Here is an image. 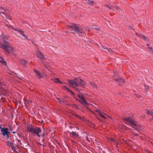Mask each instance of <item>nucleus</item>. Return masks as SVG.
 <instances>
[{"label":"nucleus","instance_id":"nucleus-1","mask_svg":"<svg viewBox=\"0 0 153 153\" xmlns=\"http://www.w3.org/2000/svg\"><path fill=\"white\" fill-rule=\"evenodd\" d=\"M7 39H3V43L7 45L4 44L0 42V47L4 50L5 52H7L9 53H14V48L10 45V44L6 40Z\"/></svg>","mask_w":153,"mask_h":153},{"label":"nucleus","instance_id":"nucleus-2","mask_svg":"<svg viewBox=\"0 0 153 153\" xmlns=\"http://www.w3.org/2000/svg\"><path fill=\"white\" fill-rule=\"evenodd\" d=\"M27 131V132L30 133L32 134L35 135L39 137H40L41 136L39 134L42 131L40 128L36 127L34 128L33 126L32 125L28 126Z\"/></svg>","mask_w":153,"mask_h":153},{"label":"nucleus","instance_id":"nucleus-3","mask_svg":"<svg viewBox=\"0 0 153 153\" xmlns=\"http://www.w3.org/2000/svg\"><path fill=\"white\" fill-rule=\"evenodd\" d=\"M68 82L74 88L79 86V85L83 87L85 86L83 81L80 78L75 79L74 80H69Z\"/></svg>","mask_w":153,"mask_h":153},{"label":"nucleus","instance_id":"nucleus-4","mask_svg":"<svg viewBox=\"0 0 153 153\" xmlns=\"http://www.w3.org/2000/svg\"><path fill=\"white\" fill-rule=\"evenodd\" d=\"M70 29L72 33L74 34L82 33L84 32L83 28L81 27H79L75 25L71 26Z\"/></svg>","mask_w":153,"mask_h":153},{"label":"nucleus","instance_id":"nucleus-5","mask_svg":"<svg viewBox=\"0 0 153 153\" xmlns=\"http://www.w3.org/2000/svg\"><path fill=\"white\" fill-rule=\"evenodd\" d=\"M124 120L128 123H130L131 124L134 126H137L138 125V123L135 121L133 117H128L124 119Z\"/></svg>","mask_w":153,"mask_h":153},{"label":"nucleus","instance_id":"nucleus-6","mask_svg":"<svg viewBox=\"0 0 153 153\" xmlns=\"http://www.w3.org/2000/svg\"><path fill=\"white\" fill-rule=\"evenodd\" d=\"M0 129H1V131L3 136L7 137L8 138L9 137V134L10 133V132L8 131V128H2L1 126L0 125Z\"/></svg>","mask_w":153,"mask_h":153},{"label":"nucleus","instance_id":"nucleus-7","mask_svg":"<svg viewBox=\"0 0 153 153\" xmlns=\"http://www.w3.org/2000/svg\"><path fill=\"white\" fill-rule=\"evenodd\" d=\"M7 145L11 147L12 148V150L16 153H17L18 152H19L20 151L19 150L18 148H16L14 147L13 143L11 142L8 141Z\"/></svg>","mask_w":153,"mask_h":153},{"label":"nucleus","instance_id":"nucleus-8","mask_svg":"<svg viewBox=\"0 0 153 153\" xmlns=\"http://www.w3.org/2000/svg\"><path fill=\"white\" fill-rule=\"evenodd\" d=\"M12 29L13 30H15V31H16L18 32V33L20 34L21 36H23L25 39H27V37L24 34V32L22 30H21L17 29L15 28L12 27Z\"/></svg>","mask_w":153,"mask_h":153},{"label":"nucleus","instance_id":"nucleus-9","mask_svg":"<svg viewBox=\"0 0 153 153\" xmlns=\"http://www.w3.org/2000/svg\"><path fill=\"white\" fill-rule=\"evenodd\" d=\"M78 97L80 99V101L81 103L83 104H86L87 102L85 100L84 97L81 94L78 95Z\"/></svg>","mask_w":153,"mask_h":153},{"label":"nucleus","instance_id":"nucleus-10","mask_svg":"<svg viewBox=\"0 0 153 153\" xmlns=\"http://www.w3.org/2000/svg\"><path fill=\"white\" fill-rule=\"evenodd\" d=\"M6 88L4 83L0 82V91L4 92L6 90Z\"/></svg>","mask_w":153,"mask_h":153},{"label":"nucleus","instance_id":"nucleus-11","mask_svg":"<svg viewBox=\"0 0 153 153\" xmlns=\"http://www.w3.org/2000/svg\"><path fill=\"white\" fill-rule=\"evenodd\" d=\"M37 57L41 59H43L45 58V56L42 54L39 51L37 53Z\"/></svg>","mask_w":153,"mask_h":153},{"label":"nucleus","instance_id":"nucleus-12","mask_svg":"<svg viewBox=\"0 0 153 153\" xmlns=\"http://www.w3.org/2000/svg\"><path fill=\"white\" fill-rule=\"evenodd\" d=\"M34 71L36 74V75L38 76L39 78L40 79L42 77V74L39 72L37 71L36 70H34Z\"/></svg>","mask_w":153,"mask_h":153},{"label":"nucleus","instance_id":"nucleus-13","mask_svg":"<svg viewBox=\"0 0 153 153\" xmlns=\"http://www.w3.org/2000/svg\"><path fill=\"white\" fill-rule=\"evenodd\" d=\"M115 80L119 83H124L125 82V80L121 78L116 79Z\"/></svg>","mask_w":153,"mask_h":153},{"label":"nucleus","instance_id":"nucleus-14","mask_svg":"<svg viewBox=\"0 0 153 153\" xmlns=\"http://www.w3.org/2000/svg\"><path fill=\"white\" fill-rule=\"evenodd\" d=\"M19 62L23 65H25L27 63V62L25 61L24 59H21L20 60Z\"/></svg>","mask_w":153,"mask_h":153},{"label":"nucleus","instance_id":"nucleus-15","mask_svg":"<svg viewBox=\"0 0 153 153\" xmlns=\"http://www.w3.org/2000/svg\"><path fill=\"white\" fill-rule=\"evenodd\" d=\"M97 111L98 112V113L99 114V115L102 117L104 119H106V117H105V116L104 115V114H105L103 113H102V112H101L100 111H98L97 110Z\"/></svg>","mask_w":153,"mask_h":153},{"label":"nucleus","instance_id":"nucleus-16","mask_svg":"<svg viewBox=\"0 0 153 153\" xmlns=\"http://www.w3.org/2000/svg\"><path fill=\"white\" fill-rule=\"evenodd\" d=\"M146 111L147 112L146 113L147 114L152 116L153 117L152 118L153 119V109L151 111H149L148 110H147Z\"/></svg>","mask_w":153,"mask_h":153},{"label":"nucleus","instance_id":"nucleus-17","mask_svg":"<svg viewBox=\"0 0 153 153\" xmlns=\"http://www.w3.org/2000/svg\"><path fill=\"white\" fill-rule=\"evenodd\" d=\"M0 62L3 65H6V63L4 59L1 56H0Z\"/></svg>","mask_w":153,"mask_h":153},{"label":"nucleus","instance_id":"nucleus-18","mask_svg":"<svg viewBox=\"0 0 153 153\" xmlns=\"http://www.w3.org/2000/svg\"><path fill=\"white\" fill-rule=\"evenodd\" d=\"M72 134L73 137H75L76 138L77 137H79V136L78 134H76L75 132L74 131H72L71 133Z\"/></svg>","mask_w":153,"mask_h":153},{"label":"nucleus","instance_id":"nucleus-19","mask_svg":"<svg viewBox=\"0 0 153 153\" xmlns=\"http://www.w3.org/2000/svg\"><path fill=\"white\" fill-rule=\"evenodd\" d=\"M53 81L54 82L57 83H62V82L61 81H60V80L58 78H55L53 79Z\"/></svg>","mask_w":153,"mask_h":153},{"label":"nucleus","instance_id":"nucleus-20","mask_svg":"<svg viewBox=\"0 0 153 153\" xmlns=\"http://www.w3.org/2000/svg\"><path fill=\"white\" fill-rule=\"evenodd\" d=\"M132 128L133 130H134L136 131V132L134 133L133 134L135 135H138V133H139L138 130L134 127H133Z\"/></svg>","mask_w":153,"mask_h":153},{"label":"nucleus","instance_id":"nucleus-21","mask_svg":"<svg viewBox=\"0 0 153 153\" xmlns=\"http://www.w3.org/2000/svg\"><path fill=\"white\" fill-rule=\"evenodd\" d=\"M108 139L109 141H110L111 143L115 142L117 141L116 140L114 139L111 138H108Z\"/></svg>","mask_w":153,"mask_h":153},{"label":"nucleus","instance_id":"nucleus-22","mask_svg":"<svg viewBox=\"0 0 153 153\" xmlns=\"http://www.w3.org/2000/svg\"><path fill=\"white\" fill-rule=\"evenodd\" d=\"M141 36H142V37L143 38V39L144 40L146 41H149V39L148 38L146 37V36H145L143 35H141Z\"/></svg>","mask_w":153,"mask_h":153},{"label":"nucleus","instance_id":"nucleus-23","mask_svg":"<svg viewBox=\"0 0 153 153\" xmlns=\"http://www.w3.org/2000/svg\"><path fill=\"white\" fill-rule=\"evenodd\" d=\"M57 100H58L59 102L61 103L62 104L65 102V100L63 99H59L57 98Z\"/></svg>","mask_w":153,"mask_h":153},{"label":"nucleus","instance_id":"nucleus-24","mask_svg":"<svg viewBox=\"0 0 153 153\" xmlns=\"http://www.w3.org/2000/svg\"><path fill=\"white\" fill-rule=\"evenodd\" d=\"M64 88L65 89L67 90L68 91H70L71 94H74V93L72 91H71L69 88H67L66 86H64Z\"/></svg>","mask_w":153,"mask_h":153},{"label":"nucleus","instance_id":"nucleus-25","mask_svg":"<svg viewBox=\"0 0 153 153\" xmlns=\"http://www.w3.org/2000/svg\"><path fill=\"white\" fill-rule=\"evenodd\" d=\"M0 10H2V11L5 13V12L6 11V10L4 9L3 7H0Z\"/></svg>","mask_w":153,"mask_h":153},{"label":"nucleus","instance_id":"nucleus-26","mask_svg":"<svg viewBox=\"0 0 153 153\" xmlns=\"http://www.w3.org/2000/svg\"><path fill=\"white\" fill-rule=\"evenodd\" d=\"M114 9H115L116 10H119L120 9V8L118 6H116L115 7H114Z\"/></svg>","mask_w":153,"mask_h":153},{"label":"nucleus","instance_id":"nucleus-27","mask_svg":"<svg viewBox=\"0 0 153 153\" xmlns=\"http://www.w3.org/2000/svg\"><path fill=\"white\" fill-rule=\"evenodd\" d=\"M88 3L91 4V5H93V1H88Z\"/></svg>","mask_w":153,"mask_h":153},{"label":"nucleus","instance_id":"nucleus-28","mask_svg":"<svg viewBox=\"0 0 153 153\" xmlns=\"http://www.w3.org/2000/svg\"><path fill=\"white\" fill-rule=\"evenodd\" d=\"M1 36V38L2 39H7V37L6 36Z\"/></svg>","mask_w":153,"mask_h":153},{"label":"nucleus","instance_id":"nucleus-29","mask_svg":"<svg viewBox=\"0 0 153 153\" xmlns=\"http://www.w3.org/2000/svg\"><path fill=\"white\" fill-rule=\"evenodd\" d=\"M6 18L7 19H8V20H10L11 19V16H6Z\"/></svg>","mask_w":153,"mask_h":153},{"label":"nucleus","instance_id":"nucleus-30","mask_svg":"<svg viewBox=\"0 0 153 153\" xmlns=\"http://www.w3.org/2000/svg\"><path fill=\"white\" fill-rule=\"evenodd\" d=\"M112 6H110V5H106V7L107 8H108V9H110H110H111V7Z\"/></svg>","mask_w":153,"mask_h":153},{"label":"nucleus","instance_id":"nucleus-31","mask_svg":"<svg viewBox=\"0 0 153 153\" xmlns=\"http://www.w3.org/2000/svg\"><path fill=\"white\" fill-rule=\"evenodd\" d=\"M1 13H2L3 14H4V13L3 11H0V15Z\"/></svg>","mask_w":153,"mask_h":153},{"label":"nucleus","instance_id":"nucleus-32","mask_svg":"<svg viewBox=\"0 0 153 153\" xmlns=\"http://www.w3.org/2000/svg\"><path fill=\"white\" fill-rule=\"evenodd\" d=\"M92 85L93 86V87H96V85L94 84V83L92 84Z\"/></svg>","mask_w":153,"mask_h":153},{"label":"nucleus","instance_id":"nucleus-33","mask_svg":"<svg viewBox=\"0 0 153 153\" xmlns=\"http://www.w3.org/2000/svg\"><path fill=\"white\" fill-rule=\"evenodd\" d=\"M149 88V87L148 86H146V88L147 89H148Z\"/></svg>","mask_w":153,"mask_h":153},{"label":"nucleus","instance_id":"nucleus-34","mask_svg":"<svg viewBox=\"0 0 153 153\" xmlns=\"http://www.w3.org/2000/svg\"><path fill=\"white\" fill-rule=\"evenodd\" d=\"M101 47L102 48H103L105 49H106L105 48H104V47H103V45H101Z\"/></svg>","mask_w":153,"mask_h":153},{"label":"nucleus","instance_id":"nucleus-35","mask_svg":"<svg viewBox=\"0 0 153 153\" xmlns=\"http://www.w3.org/2000/svg\"><path fill=\"white\" fill-rule=\"evenodd\" d=\"M74 115H75V117H79L76 114H74Z\"/></svg>","mask_w":153,"mask_h":153},{"label":"nucleus","instance_id":"nucleus-36","mask_svg":"<svg viewBox=\"0 0 153 153\" xmlns=\"http://www.w3.org/2000/svg\"><path fill=\"white\" fill-rule=\"evenodd\" d=\"M74 105L76 107V108L77 107V106L76 105Z\"/></svg>","mask_w":153,"mask_h":153},{"label":"nucleus","instance_id":"nucleus-37","mask_svg":"<svg viewBox=\"0 0 153 153\" xmlns=\"http://www.w3.org/2000/svg\"><path fill=\"white\" fill-rule=\"evenodd\" d=\"M107 116L108 117H109V118H111V117H110L109 116H108V115H107Z\"/></svg>","mask_w":153,"mask_h":153},{"label":"nucleus","instance_id":"nucleus-38","mask_svg":"<svg viewBox=\"0 0 153 153\" xmlns=\"http://www.w3.org/2000/svg\"><path fill=\"white\" fill-rule=\"evenodd\" d=\"M88 140L89 141H90L88 139H87V140Z\"/></svg>","mask_w":153,"mask_h":153},{"label":"nucleus","instance_id":"nucleus-39","mask_svg":"<svg viewBox=\"0 0 153 153\" xmlns=\"http://www.w3.org/2000/svg\"><path fill=\"white\" fill-rule=\"evenodd\" d=\"M147 45L148 46H149V44H147Z\"/></svg>","mask_w":153,"mask_h":153},{"label":"nucleus","instance_id":"nucleus-40","mask_svg":"<svg viewBox=\"0 0 153 153\" xmlns=\"http://www.w3.org/2000/svg\"><path fill=\"white\" fill-rule=\"evenodd\" d=\"M152 52L153 53V51H152Z\"/></svg>","mask_w":153,"mask_h":153},{"label":"nucleus","instance_id":"nucleus-41","mask_svg":"<svg viewBox=\"0 0 153 153\" xmlns=\"http://www.w3.org/2000/svg\"><path fill=\"white\" fill-rule=\"evenodd\" d=\"M32 102V101H30V102Z\"/></svg>","mask_w":153,"mask_h":153},{"label":"nucleus","instance_id":"nucleus-42","mask_svg":"<svg viewBox=\"0 0 153 153\" xmlns=\"http://www.w3.org/2000/svg\"><path fill=\"white\" fill-rule=\"evenodd\" d=\"M22 153H25V152H23Z\"/></svg>","mask_w":153,"mask_h":153}]
</instances>
